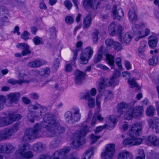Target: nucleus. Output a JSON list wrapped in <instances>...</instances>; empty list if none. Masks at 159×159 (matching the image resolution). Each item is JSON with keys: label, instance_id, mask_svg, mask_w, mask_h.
Segmentation results:
<instances>
[{"label": "nucleus", "instance_id": "1", "mask_svg": "<svg viewBox=\"0 0 159 159\" xmlns=\"http://www.w3.org/2000/svg\"><path fill=\"white\" fill-rule=\"evenodd\" d=\"M129 137L123 141V143L125 145H135L139 142V125L138 123L133 124L129 132Z\"/></svg>", "mask_w": 159, "mask_h": 159}, {"label": "nucleus", "instance_id": "2", "mask_svg": "<svg viewBox=\"0 0 159 159\" xmlns=\"http://www.w3.org/2000/svg\"><path fill=\"white\" fill-rule=\"evenodd\" d=\"M115 151V145L109 143L106 145L104 149L101 153L102 159H111L113 157Z\"/></svg>", "mask_w": 159, "mask_h": 159}, {"label": "nucleus", "instance_id": "3", "mask_svg": "<svg viewBox=\"0 0 159 159\" xmlns=\"http://www.w3.org/2000/svg\"><path fill=\"white\" fill-rule=\"evenodd\" d=\"M108 30L111 35L113 36L116 34L119 36V39L121 41L122 33V28L121 26L112 22L110 24Z\"/></svg>", "mask_w": 159, "mask_h": 159}, {"label": "nucleus", "instance_id": "4", "mask_svg": "<svg viewBox=\"0 0 159 159\" xmlns=\"http://www.w3.org/2000/svg\"><path fill=\"white\" fill-rule=\"evenodd\" d=\"M116 120L114 116H111L108 118V121L105 126H99L95 130V133L97 134L101 131L104 128L111 129L114 127L116 123Z\"/></svg>", "mask_w": 159, "mask_h": 159}, {"label": "nucleus", "instance_id": "5", "mask_svg": "<svg viewBox=\"0 0 159 159\" xmlns=\"http://www.w3.org/2000/svg\"><path fill=\"white\" fill-rule=\"evenodd\" d=\"M88 127L87 126H84V129H83L79 133V139L77 141H74L72 144L71 146L74 148H77L81 145L84 144L85 142L82 136H84L88 131Z\"/></svg>", "mask_w": 159, "mask_h": 159}, {"label": "nucleus", "instance_id": "6", "mask_svg": "<svg viewBox=\"0 0 159 159\" xmlns=\"http://www.w3.org/2000/svg\"><path fill=\"white\" fill-rule=\"evenodd\" d=\"M145 142L149 146H159V139H157L155 136H149L147 139H145L144 137L140 138V143Z\"/></svg>", "mask_w": 159, "mask_h": 159}, {"label": "nucleus", "instance_id": "7", "mask_svg": "<svg viewBox=\"0 0 159 159\" xmlns=\"http://www.w3.org/2000/svg\"><path fill=\"white\" fill-rule=\"evenodd\" d=\"M93 53V48L88 47L83 50L80 55V60H89L90 59Z\"/></svg>", "mask_w": 159, "mask_h": 159}, {"label": "nucleus", "instance_id": "8", "mask_svg": "<svg viewBox=\"0 0 159 159\" xmlns=\"http://www.w3.org/2000/svg\"><path fill=\"white\" fill-rule=\"evenodd\" d=\"M20 115L18 114L13 116L11 118L7 117L5 118L2 119L1 121V122H2V124L0 125V126H2L8 125L12 123L14 121L20 119Z\"/></svg>", "mask_w": 159, "mask_h": 159}, {"label": "nucleus", "instance_id": "9", "mask_svg": "<svg viewBox=\"0 0 159 159\" xmlns=\"http://www.w3.org/2000/svg\"><path fill=\"white\" fill-rule=\"evenodd\" d=\"M115 80V79L114 77L109 80H102L101 82L98 86V89L99 91H101V89H102L105 87L106 84L108 86L115 85L114 84Z\"/></svg>", "mask_w": 159, "mask_h": 159}, {"label": "nucleus", "instance_id": "10", "mask_svg": "<svg viewBox=\"0 0 159 159\" xmlns=\"http://www.w3.org/2000/svg\"><path fill=\"white\" fill-rule=\"evenodd\" d=\"M8 11L5 6H1L0 7V21L2 23L8 21L7 15Z\"/></svg>", "mask_w": 159, "mask_h": 159}, {"label": "nucleus", "instance_id": "11", "mask_svg": "<svg viewBox=\"0 0 159 159\" xmlns=\"http://www.w3.org/2000/svg\"><path fill=\"white\" fill-rule=\"evenodd\" d=\"M16 47L18 48H21L23 50L21 52L22 56H25L31 53L30 47L26 44L19 43L17 44Z\"/></svg>", "mask_w": 159, "mask_h": 159}, {"label": "nucleus", "instance_id": "12", "mask_svg": "<svg viewBox=\"0 0 159 159\" xmlns=\"http://www.w3.org/2000/svg\"><path fill=\"white\" fill-rule=\"evenodd\" d=\"M150 127L155 128L157 133L159 132V119L156 117L152 118L148 121Z\"/></svg>", "mask_w": 159, "mask_h": 159}, {"label": "nucleus", "instance_id": "13", "mask_svg": "<svg viewBox=\"0 0 159 159\" xmlns=\"http://www.w3.org/2000/svg\"><path fill=\"white\" fill-rule=\"evenodd\" d=\"M39 127V125L36 124L33 129H27L25 132V137L29 139L32 138L31 137H32L33 138H35L34 136L36 134V132Z\"/></svg>", "mask_w": 159, "mask_h": 159}, {"label": "nucleus", "instance_id": "14", "mask_svg": "<svg viewBox=\"0 0 159 159\" xmlns=\"http://www.w3.org/2000/svg\"><path fill=\"white\" fill-rule=\"evenodd\" d=\"M112 13L114 19H117L119 20L124 16V12L121 9H119L117 10V6L114 5L113 8Z\"/></svg>", "mask_w": 159, "mask_h": 159}, {"label": "nucleus", "instance_id": "15", "mask_svg": "<svg viewBox=\"0 0 159 159\" xmlns=\"http://www.w3.org/2000/svg\"><path fill=\"white\" fill-rule=\"evenodd\" d=\"M83 43L81 41L78 42L76 44L75 48L72 50V51L73 52V60H76L78 52L82 49V46Z\"/></svg>", "mask_w": 159, "mask_h": 159}, {"label": "nucleus", "instance_id": "16", "mask_svg": "<svg viewBox=\"0 0 159 159\" xmlns=\"http://www.w3.org/2000/svg\"><path fill=\"white\" fill-rule=\"evenodd\" d=\"M65 116L67 118H69L71 120L74 119L75 121L79 120L80 117V115L79 113L78 110L72 116L71 112L70 111H68L66 113Z\"/></svg>", "mask_w": 159, "mask_h": 159}, {"label": "nucleus", "instance_id": "17", "mask_svg": "<svg viewBox=\"0 0 159 159\" xmlns=\"http://www.w3.org/2000/svg\"><path fill=\"white\" fill-rule=\"evenodd\" d=\"M158 41L157 38L154 35H152L149 37L148 42L149 45L152 48H154L157 46Z\"/></svg>", "mask_w": 159, "mask_h": 159}, {"label": "nucleus", "instance_id": "18", "mask_svg": "<svg viewBox=\"0 0 159 159\" xmlns=\"http://www.w3.org/2000/svg\"><path fill=\"white\" fill-rule=\"evenodd\" d=\"M131 154L126 151L121 152L118 154V159H132Z\"/></svg>", "mask_w": 159, "mask_h": 159}, {"label": "nucleus", "instance_id": "19", "mask_svg": "<svg viewBox=\"0 0 159 159\" xmlns=\"http://www.w3.org/2000/svg\"><path fill=\"white\" fill-rule=\"evenodd\" d=\"M92 21L91 15L89 14L87 15L84 19L83 27L84 28L89 27L91 25Z\"/></svg>", "mask_w": 159, "mask_h": 159}, {"label": "nucleus", "instance_id": "20", "mask_svg": "<svg viewBox=\"0 0 159 159\" xmlns=\"http://www.w3.org/2000/svg\"><path fill=\"white\" fill-rule=\"evenodd\" d=\"M75 81L78 83H80L85 76V74L79 70L76 71L75 74Z\"/></svg>", "mask_w": 159, "mask_h": 159}, {"label": "nucleus", "instance_id": "21", "mask_svg": "<svg viewBox=\"0 0 159 159\" xmlns=\"http://www.w3.org/2000/svg\"><path fill=\"white\" fill-rule=\"evenodd\" d=\"M129 18L133 22H135L137 20V16L136 12L133 9H130L128 13Z\"/></svg>", "mask_w": 159, "mask_h": 159}, {"label": "nucleus", "instance_id": "22", "mask_svg": "<svg viewBox=\"0 0 159 159\" xmlns=\"http://www.w3.org/2000/svg\"><path fill=\"white\" fill-rule=\"evenodd\" d=\"M23 147L24 150H23L22 152H21L20 154L26 158H29L32 157L33 155L31 152H27L26 151V150L29 148V146L27 145L26 147L24 146Z\"/></svg>", "mask_w": 159, "mask_h": 159}, {"label": "nucleus", "instance_id": "23", "mask_svg": "<svg viewBox=\"0 0 159 159\" xmlns=\"http://www.w3.org/2000/svg\"><path fill=\"white\" fill-rule=\"evenodd\" d=\"M96 119H97L100 121H102L103 120V118L101 114L99 113L95 114L91 121L92 125L96 123L97 121Z\"/></svg>", "mask_w": 159, "mask_h": 159}, {"label": "nucleus", "instance_id": "24", "mask_svg": "<svg viewBox=\"0 0 159 159\" xmlns=\"http://www.w3.org/2000/svg\"><path fill=\"white\" fill-rule=\"evenodd\" d=\"M93 152L92 149H89L84 153L82 156V159H92Z\"/></svg>", "mask_w": 159, "mask_h": 159}, {"label": "nucleus", "instance_id": "25", "mask_svg": "<svg viewBox=\"0 0 159 159\" xmlns=\"http://www.w3.org/2000/svg\"><path fill=\"white\" fill-rule=\"evenodd\" d=\"M155 110L153 106L148 107L146 111L147 115L149 116H153L155 113Z\"/></svg>", "mask_w": 159, "mask_h": 159}, {"label": "nucleus", "instance_id": "26", "mask_svg": "<svg viewBox=\"0 0 159 159\" xmlns=\"http://www.w3.org/2000/svg\"><path fill=\"white\" fill-rule=\"evenodd\" d=\"M103 49V46H101L98 51V53L94 57V60H101L102 58Z\"/></svg>", "mask_w": 159, "mask_h": 159}, {"label": "nucleus", "instance_id": "27", "mask_svg": "<svg viewBox=\"0 0 159 159\" xmlns=\"http://www.w3.org/2000/svg\"><path fill=\"white\" fill-rule=\"evenodd\" d=\"M20 96L18 93H12L8 95V100L12 102L16 101Z\"/></svg>", "mask_w": 159, "mask_h": 159}, {"label": "nucleus", "instance_id": "28", "mask_svg": "<svg viewBox=\"0 0 159 159\" xmlns=\"http://www.w3.org/2000/svg\"><path fill=\"white\" fill-rule=\"evenodd\" d=\"M150 31L148 28H146L144 30L140 31V39L144 38L148 36L150 34Z\"/></svg>", "mask_w": 159, "mask_h": 159}, {"label": "nucleus", "instance_id": "29", "mask_svg": "<svg viewBox=\"0 0 159 159\" xmlns=\"http://www.w3.org/2000/svg\"><path fill=\"white\" fill-rule=\"evenodd\" d=\"M132 39V37L130 33H126L124 35L123 40L125 43L128 44L131 42Z\"/></svg>", "mask_w": 159, "mask_h": 159}, {"label": "nucleus", "instance_id": "30", "mask_svg": "<svg viewBox=\"0 0 159 159\" xmlns=\"http://www.w3.org/2000/svg\"><path fill=\"white\" fill-rule=\"evenodd\" d=\"M42 65V62L40 60H34L30 62L29 65L33 67H38Z\"/></svg>", "mask_w": 159, "mask_h": 159}, {"label": "nucleus", "instance_id": "31", "mask_svg": "<svg viewBox=\"0 0 159 159\" xmlns=\"http://www.w3.org/2000/svg\"><path fill=\"white\" fill-rule=\"evenodd\" d=\"M96 93V89L94 88H93L90 91L88 92L83 97V98H87L88 97L91 98L90 96H94L95 95Z\"/></svg>", "mask_w": 159, "mask_h": 159}, {"label": "nucleus", "instance_id": "32", "mask_svg": "<svg viewBox=\"0 0 159 159\" xmlns=\"http://www.w3.org/2000/svg\"><path fill=\"white\" fill-rule=\"evenodd\" d=\"M69 151V148H67L60 150L59 152H56L54 155L55 156H57V155H58L59 156H61L68 152Z\"/></svg>", "mask_w": 159, "mask_h": 159}, {"label": "nucleus", "instance_id": "33", "mask_svg": "<svg viewBox=\"0 0 159 159\" xmlns=\"http://www.w3.org/2000/svg\"><path fill=\"white\" fill-rule=\"evenodd\" d=\"M147 44V42L146 40H143L141 42L140 44V53L145 51Z\"/></svg>", "mask_w": 159, "mask_h": 159}, {"label": "nucleus", "instance_id": "34", "mask_svg": "<svg viewBox=\"0 0 159 159\" xmlns=\"http://www.w3.org/2000/svg\"><path fill=\"white\" fill-rule=\"evenodd\" d=\"M127 106V105L124 103H122L118 105V113L119 114V116H120L122 114L121 113L123 110H124L125 108Z\"/></svg>", "mask_w": 159, "mask_h": 159}, {"label": "nucleus", "instance_id": "35", "mask_svg": "<svg viewBox=\"0 0 159 159\" xmlns=\"http://www.w3.org/2000/svg\"><path fill=\"white\" fill-rule=\"evenodd\" d=\"M48 119L47 120L48 122V123L49 124L50 126H52V128L54 127H58L59 124L58 123H56V122L54 120H52L51 119V118H47Z\"/></svg>", "mask_w": 159, "mask_h": 159}, {"label": "nucleus", "instance_id": "36", "mask_svg": "<svg viewBox=\"0 0 159 159\" xmlns=\"http://www.w3.org/2000/svg\"><path fill=\"white\" fill-rule=\"evenodd\" d=\"M33 41L36 45H39L43 43L42 39L37 36L34 37L33 39Z\"/></svg>", "mask_w": 159, "mask_h": 159}, {"label": "nucleus", "instance_id": "37", "mask_svg": "<svg viewBox=\"0 0 159 159\" xmlns=\"http://www.w3.org/2000/svg\"><path fill=\"white\" fill-rule=\"evenodd\" d=\"M84 99L88 100V105L90 107H94L95 104V100L93 98L88 97L87 98Z\"/></svg>", "mask_w": 159, "mask_h": 159}, {"label": "nucleus", "instance_id": "38", "mask_svg": "<svg viewBox=\"0 0 159 159\" xmlns=\"http://www.w3.org/2000/svg\"><path fill=\"white\" fill-rule=\"evenodd\" d=\"M115 50L117 51H119L122 49V45L119 42L115 41L113 45Z\"/></svg>", "mask_w": 159, "mask_h": 159}, {"label": "nucleus", "instance_id": "39", "mask_svg": "<svg viewBox=\"0 0 159 159\" xmlns=\"http://www.w3.org/2000/svg\"><path fill=\"white\" fill-rule=\"evenodd\" d=\"M133 30L135 35H138L139 34V26L138 25L134 24L133 26Z\"/></svg>", "mask_w": 159, "mask_h": 159}, {"label": "nucleus", "instance_id": "40", "mask_svg": "<svg viewBox=\"0 0 159 159\" xmlns=\"http://www.w3.org/2000/svg\"><path fill=\"white\" fill-rule=\"evenodd\" d=\"M133 116V113L130 110L125 114V118L126 120H129L132 119Z\"/></svg>", "mask_w": 159, "mask_h": 159}, {"label": "nucleus", "instance_id": "41", "mask_svg": "<svg viewBox=\"0 0 159 159\" xmlns=\"http://www.w3.org/2000/svg\"><path fill=\"white\" fill-rule=\"evenodd\" d=\"M115 41L112 39H108L106 40L105 43L107 47H111L114 45Z\"/></svg>", "mask_w": 159, "mask_h": 159}, {"label": "nucleus", "instance_id": "42", "mask_svg": "<svg viewBox=\"0 0 159 159\" xmlns=\"http://www.w3.org/2000/svg\"><path fill=\"white\" fill-rule=\"evenodd\" d=\"M29 33L25 31L21 35V38L25 40H27L29 38Z\"/></svg>", "mask_w": 159, "mask_h": 159}, {"label": "nucleus", "instance_id": "43", "mask_svg": "<svg viewBox=\"0 0 159 159\" xmlns=\"http://www.w3.org/2000/svg\"><path fill=\"white\" fill-rule=\"evenodd\" d=\"M57 32L56 28L55 27H53L50 28V32L52 38H53L56 36Z\"/></svg>", "mask_w": 159, "mask_h": 159}, {"label": "nucleus", "instance_id": "44", "mask_svg": "<svg viewBox=\"0 0 159 159\" xmlns=\"http://www.w3.org/2000/svg\"><path fill=\"white\" fill-rule=\"evenodd\" d=\"M64 4L68 10L70 9L72 6V4L69 0H66L64 2Z\"/></svg>", "mask_w": 159, "mask_h": 159}, {"label": "nucleus", "instance_id": "45", "mask_svg": "<svg viewBox=\"0 0 159 159\" xmlns=\"http://www.w3.org/2000/svg\"><path fill=\"white\" fill-rule=\"evenodd\" d=\"M98 34L99 31L98 30H96L93 35V42H96L98 40Z\"/></svg>", "mask_w": 159, "mask_h": 159}, {"label": "nucleus", "instance_id": "46", "mask_svg": "<svg viewBox=\"0 0 159 159\" xmlns=\"http://www.w3.org/2000/svg\"><path fill=\"white\" fill-rule=\"evenodd\" d=\"M39 7V8L42 10H46L47 8L46 5L43 1H40Z\"/></svg>", "mask_w": 159, "mask_h": 159}, {"label": "nucleus", "instance_id": "47", "mask_svg": "<svg viewBox=\"0 0 159 159\" xmlns=\"http://www.w3.org/2000/svg\"><path fill=\"white\" fill-rule=\"evenodd\" d=\"M102 96L100 95H98L97 96L96 98V105L99 108L101 106V99Z\"/></svg>", "mask_w": 159, "mask_h": 159}, {"label": "nucleus", "instance_id": "48", "mask_svg": "<svg viewBox=\"0 0 159 159\" xmlns=\"http://www.w3.org/2000/svg\"><path fill=\"white\" fill-rule=\"evenodd\" d=\"M129 84L131 87H136L137 85L135 80L134 79H131L129 80Z\"/></svg>", "mask_w": 159, "mask_h": 159}, {"label": "nucleus", "instance_id": "49", "mask_svg": "<svg viewBox=\"0 0 159 159\" xmlns=\"http://www.w3.org/2000/svg\"><path fill=\"white\" fill-rule=\"evenodd\" d=\"M100 138L99 136H96L93 134L91 135L90 139L92 143H93L96 142Z\"/></svg>", "mask_w": 159, "mask_h": 159}, {"label": "nucleus", "instance_id": "50", "mask_svg": "<svg viewBox=\"0 0 159 159\" xmlns=\"http://www.w3.org/2000/svg\"><path fill=\"white\" fill-rule=\"evenodd\" d=\"M65 21L67 23L69 24H71L73 22L74 20L72 17L68 16L66 17Z\"/></svg>", "mask_w": 159, "mask_h": 159}, {"label": "nucleus", "instance_id": "51", "mask_svg": "<svg viewBox=\"0 0 159 159\" xmlns=\"http://www.w3.org/2000/svg\"><path fill=\"white\" fill-rule=\"evenodd\" d=\"M5 97L2 96H0V110L3 108L2 104L5 101Z\"/></svg>", "mask_w": 159, "mask_h": 159}, {"label": "nucleus", "instance_id": "52", "mask_svg": "<svg viewBox=\"0 0 159 159\" xmlns=\"http://www.w3.org/2000/svg\"><path fill=\"white\" fill-rule=\"evenodd\" d=\"M106 60H114L115 56L110 53H107L106 55Z\"/></svg>", "mask_w": 159, "mask_h": 159}, {"label": "nucleus", "instance_id": "53", "mask_svg": "<svg viewBox=\"0 0 159 159\" xmlns=\"http://www.w3.org/2000/svg\"><path fill=\"white\" fill-rule=\"evenodd\" d=\"M65 70L67 72H70L72 70V66L70 64H67L66 66Z\"/></svg>", "mask_w": 159, "mask_h": 159}, {"label": "nucleus", "instance_id": "54", "mask_svg": "<svg viewBox=\"0 0 159 159\" xmlns=\"http://www.w3.org/2000/svg\"><path fill=\"white\" fill-rule=\"evenodd\" d=\"M19 27L17 26H16L15 27V28H14V31H13V33L14 34H15L16 33L18 35H20V33L19 31Z\"/></svg>", "mask_w": 159, "mask_h": 159}, {"label": "nucleus", "instance_id": "55", "mask_svg": "<svg viewBox=\"0 0 159 159\" xmlns=\"http://www.w3.org/2000/svg\"><path fill=\"white\" fill-rule=\"evenodd\" d=\"M157 60H148V63L150 65L155 66L157 64Z\"/></svg>", "mask_w": 159, "mask_h": 159}, {"label": "nucleus", "instance_id": "56", "mask_svg": "<svg viewBox=\"0 0 159 159\" xmlns=\"http://www.w3.org/2000/svg\"><path fill=\"white\" fill-rule=\"evenodd\" d=\"M145 158V155L143 150L140 151V159H144Z\"/></svg>", "mask_w": 159, "mask_h": 159}, {"label": "nucleus", "instance_id": "57", "mask_svg": "<svg viewBox=\"0 0 159 159\" xmlns=\"http://www.w3.org/2000/svg\"><path fill=\"white\" fill-rule=\"evenodd\" d=\"M42 72L44 73V75H46L49 74L50 73V71L49 69L48 68H46V69H44L43 70Z\"/></svg>", "mask_w": 159, "mask_h": 159}, {"label": "nucleus", "instance_id": "58", "mask_svg": "<svg viewBox=\"0 0 159 159\" xmlns=\"http://www.w3.org/2000/svg\"><path fill=\"white\" fill-rule=\"evenodd\" d=\"M21 77L24 80H23L21 82H18V83L19 84H20L22 83L23 82H28L29 81L28 80H26L25 79H26L27 78V76L26 75H23V76H21Z\"/></svg>", "mask_w": 159, "mask_h": 159}, {"label": "nucleus", "instance_id": "59", "mask_svg": "<svg viewBox=\"0 0 159 159\" xmlns=\"http://www.w3.org/2000/svg\"><path fill=\"white\" fill-rule=\"evenodd\" d=\"M57 0H49L48 3L51 6H53L56 3Z\"/></svg>", "mask_w": 159, "mask_h": 159}, {"label": "nucleus", "instance_id": "60", "mask_svg": "<svg viewBox=\"0 0 159 159\" xmlns=\"http://www.w3.org/2000/svg\"><path fill=\"white\" fill-rule=\"evenodd\" d=\"M125 66L127 70H129L131 68V65L128 61H127L125 63Z\"/></svg>", "mask_w": 159, "mask_h": 159}, {"label": "nucleus", "instance_id": "61", "mask_svg": "<svg viewBox=\"0 0 159 159\" xmlns=\"http://www.w3.org/2000/svg\"><path fill=\"white\" fill-rule=\"evenodd\" d=\"M31 29L32 33L34 34H35L37 31V28L34 27H31Z\"/></svg>", "mask_w": 159, "mask_h": 159}, {"label": "nucleus", "instance_id": "62", "mask_svg": "<svg viewBox=\"0 0 159 159\" xmlns=\"http://www.w3.org/2000/svg\"><path fill=\"white\" fill-rule=\"evenodd\" d=\"M22 100L23 102L25 104H28L30 102V100L25 97H23Z\"/></svg>", "mask_w": 159, "mask_h": 159}, {"label": "nucleus", "instance_id": "63", "mask_svg": "<svg viewBox=\"0 0 159 159\" xmlns=\"http://www.w3.org/2000/svg\"><path fill=\"white\" fill-rule=\"evenodd\" d=\"M122 75L123 77H130V74L126 72H124L122 73Z\"/></svg>", "mask_w": 159, "mask_h": 159}, {"label": "nucleus", "instance_id": "64", "mask_svg": "<svg viewBox=\"0 0 159 159\" xmlns=\"http://www.w3.org/2000/svg\"><path fill=\"white\" fill-rule=\"evenodd\" d=\"M72 2L74 4L75 6L77 8H78V5L79 4L78 0H72Z\"/></svg>", "mask_w": 159, "mask_h": 159}]
</instances>
